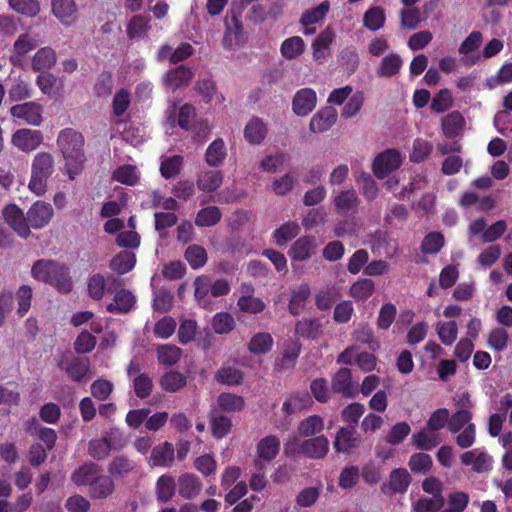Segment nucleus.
<instances>
[{
	"instance_id": "a19ab883",
	"label": "nucleus",
	"mask_w": 512,
	"mask_h": 512,
	"mask_svg": "<svg viewBox=\"0 0 512 512\" xmlns=\"http://www.w3.org/2000/svg\"><path fill=\"white\" fill-rule=\"evenodd\" d=\"M402 64L401 57L396 53H391L382 59L377 74L380 77H393L399 73Z\"/></svg>"
},
{
	"instance_id": "a878e982",
	"label": "nucleus",
	"mask_w": 512,
	"mask_h": 512,
	"mask_svg": "<svg viewBox=\"0 0 512 512\" xmlns=\"http://www.w3.org/2000/svg\"><path fill=\"white\" fill-rule=\"evenodd\" d=\"M192 77L193 72L191 69L184 65H180L166 73L165 83L172 90H176L182 86L188 85Z\"/></svg>"
},
{
	"instance_id": "13d9d810",
	"label": "nucleus",
	"mask_w": 512,
	"mask_h": 512,
	"mask_svg": "<svg viewBox=\"0 0 512 512\" xmlns=\"http://www.w3.org/2000/svg\"><path fill=\"white\" fill-rule=\"evenodd\" d=\"M184 158L181 155H173L162 160L160 173L163 178L171 179L177 176L182 168Z\"/></svg>"
},
{
	"instance_id": "6e6552de",
	"label": "nucleus",
	"mask_w": 512,
	"mask_h": 512,
	"mask_svg": "<svg viewBox=\"0 0 512 512\" xmlns=\"http://www.w3.org/2000/svg\"><path fill=\"white\" fill-rule=\"evenodd\" d=\"M245 32L241 20L234 13L225 19V32L222 39V46L226 50H232L245 43Z\"/></svg>"
},
{
	"instance_id": "4c0bfd02",
	"label": "nucleus",
	"mask_w": 512,
	"mask_h": 512,
	"mask_svg": "<svg viewBox=\"0 0 512 512\" xmlns=\"http://www.w3.org/2000/svg\"><path fill=\"white\" fill-rule=\"evenodd\" d=\"M329 10L330 2L325 0L317 7L304 11L300 17L299 23L304 27L317 24L326 17Z\"/></svg>"
},
{
	"instance_id": "de8ad7c7",
	"label": "nucleus",
	"mask_w": 512,
	"mask_h": 512,
	"mask_svg": "<svg viewBox=\"0 0 512 512\" xmlns=\"http://www.w3.org/2000/svg\"><path fill=\"white\" fill-rule=\"evenodd\" d=\"M300 231V227L296 222H286L282 224L273 233V237L278 246H285L289 241L294 239Z\"/></svg>"
},
{
	"instance_id": "e433bc0d",
	"label": "nucleus",
	"mask_w": 512,
	"mask_h": 512,
	"mask_svg": "<svg viewBox=\"0 0 512 512\" xmlns=\"http://www.w3.org/2000/svg\"><path fill=\"white\" fill-rule=\"evenodd\" d=\"M274 344L270 333L259 332L252 336L248 343V350L254 355H263L268 353Z\"/></svg>"
},
{
	"instance_id": "412c9836",
	"label": "nucleus",
	"mask_w": 512,
	"mask_h": 512,
	"mask_svg": "<svg viewBox=\"0 0 512 512\" xmlns=\"http://www.w3.org/2000/svg\"><path fill=\"white\" fill-rule=\"evenodd\" d=\"M316 247L315 238L312 236H303L298 238L290 247L288 255L295 261H306L313 253Z\"/></svg>"
},
{
	"instance_id": "2f4dec72",
	"label": "nucleus",
	"mask_w": 512,
	"mask_h": 512,
	"mask_svg": "<svg viewBox=\"0 0 512 512\" xmlns=\"http://www.w3.org/2000/svg\"><path fill=\"white\" fill-rule=\"evenodd\" d=\"M187 384V378L185 375L178 371H168L164 373L159 380V385L162 388V390L169 392V393H175L180 391L182 388H184Z\"/></svg>"
},
{
	"instance_id": "7ed1b4c3",
	"label": "nucleus",
	"mask_w": 512,
	"mask_h": 512,
	"mask_svg": "<svg viewBox=\"0 0 512 512\" xmlns=\"http://www.w3.org/2000/svg\"><path fill=\"white\" fill-rule=\"evenodd\" d=\"M55 172V160L50 152L35 154L31 162V175L28 189L37 196H43L48 189V181Z\"/></svg>"
},
{
	"instance_id": "a211bd4d",
	"label": "nucleus",
	"mask_w": 512,
	"mask_h": 512,
	"mask_svg": "<svg viewBox=\"0 0 512 512\" xmlns=\"http://www.w3.org/2000/svg\"><path fill=\"white\" fill-rule=\"evenodd\" d=\"M316 100V93L313 89L303 88L294 96L293 111L298 116H306L315 108Z\"/></svg>"
},
{
	"instance_id": "49530a36",
	"label": "nucleus",
	"mask_w": 512,
	"mask_h": 512,
	"mask_svg": "<svg viewBox=\"0 0 512 512\" xmlns=\"http://www.w3.org/2000/svg\"><path fill=\"white\" fill-rule=\"evenodd\" d=\"M179 494L185 499H191L198 494L201 484L192 474H183L179 477Z\"/></svg>"
},
{
	"instance_id": "1a4fd4ad",
	"label": "nucleus",
	"mask_w": 512,
	"mask_h": 512,
	"mask_svg": "<svg viewBox=\"0 0 512 512\" xmlns=\"http://www.w3.org/2000/svg\"><path fill=\"white\" fill-rule=\"evenodd\" d=\"M54 216V210L50 203L38 200L31 205L26 213L29 229H42L47 226Z\"/></svg>"
},
{
	"instance_id": "69168bd1",
	"label": "nucleus",
	"mask_w": 512,
	"mask_h": 512,
	"mask_svg": "<svg viewBox=\"0 0 512 512\" xmlns=\"http://www.w3.org/2000/svg\"><path fill=\"white\" fill-rule=\"evenodd\" d=\"M97 344L96 337L87 330H84L76 337L73 347L78 354H88L94 350Z\"/></svg>"
},
{
	"instance_id": "e2e57ef3",
	"label": "nucleus",
	"mask_w": 512,
	"mask_h": 512,
	"mask_svg": "<svg viewBox=\"0 0 512 512\" xmlns=\"http://www.w3.org/2000/svg\"><path fill=\"white\" fill-rule=\"evenodd\" d=\"M212 328L217 334H228L235 328V320L228 312H218L213 316Z\"/></svg>"
},
{
	"instance_id": "72a5a7b5",
	"label": "nucleus",
	"mask_w": 512,
	"mask_h": 512,
	"mask_svg": "<svg viewBox=\"0 0 512 512\" xmlns=\"http://www.w3.org/2000/svg\"><path fill=\"white\" fill-rule=\"evenodd\" d=\"M266 134V126L258 117L251 118L244 129V137L250 144H260Z\"/></svg>"
},
{
	"instance_id": "4d7b16f0",
	"label": "nucleus",
	"mask_w": 512,
	"mask_h": 512,
	"mask_svg": "<svg viewBox=\"0 0 512 512\" xmlns=\"http://www.w3.org/2000/svg\"><path fill=\"white\" fill-rule=\"evenodd\" d=\"M133 388L135 395L139 399H146L151 395L153 391V379L149 376L148 373H139L133 378Z\"/></svg>"
},
{
	"instance_id": "680f3d73",
	"label": "nucleus",
	"mask_w": 512,
	"mask_h": 512,
	"mask_svg": "<svg viewBox=\"0 0 512 512\" xmlns=\"http://www.w3.org/2000/svg\"><path fill=\"white\" fill-rule=\"evenodd\" d=\"M385 13L381 7H371L368 9L363 17V25L371 30L377 31L384 26Z\"/></svg>"
},
{
	"instance_id": "37998d69",
	"label": "nucleus",
	"mask_w": 512,
	"mask_h": 512,
	"mask_svg": "<svg viewBox=\"0 0 512 512\" xmlns=\"http://www.w3.org/2000/svg\"><path fill=\"white\" fill-rule=\"evenodd\" d=\"M175 494V480L172 476L164 474L156 483L157 500L160 503L168 502Z\"/></svg>"
},
{
	"instance_id": "864d4df0",
	"label": "nucleus",
	"mask_w": 512,
	"mask_h": 512,
	"mask_svg": "<svg viewBox=\"0 0 512 512\" xmlns=\"http://www.w3.org/2000/svg\"><path fill=\"white\" fill-rule=\"evenodd\" d=\"M445 244L444 235L441 232L434 231L428 233L422 240L420 249L424 254H437Z\"/></svg>"
},
{
	"instance_id": "6ab92c4d",
	"label": "nucleus",
	"mask_w": 512,
	"mask_h": 512,
	"mask_svg": "<svg viewBox=\"0 0 512 512\" xmlns=\"http://www.w3.org/2000/svg\"><path fill=\"white\" fill-rule=\"evenodd\" d=\"M335 209L339 214L356 213L360 199L354 189L340 191L333 199Z\"/></svg>"
},
{
	"instance_id": "aec40b11",
	"label": "nucleus",
	"mask_w": 512,
	"mask_h": 512,
	"mask_svg": "<svg viewBox=\"0 0 512 512\" xmlns=\"http://www.w3.org/2000/svg\"><path fill=\"white\" fill-rule=\"evenodd\" d=\"M337 120V111L328 106L318 111L311 119L309 127L314 133H322L330 129Z\"/></svg>"
},
{
	"instance_id": "ddd939ff",
	"label": "nucleus",
	"mask_w": 512,
	"mask_h": 512,
	"mask_svg": "<svg viewBox=\"0 0 512 512\" xmlns=\"http://www.w3.org/2000/svg\"><path fill=\"white\" fill-rule=\"evenodd\" d=\"M10 114L32 126H39L43 120L42 107L35 102L16 104L10 108Z\"/></svg>"
},
{
	"instance_id": "0eeeda50",
	"label": "nucleus",
	"mask_w": 512,
	"mask_h": 512,
	"mask_svg": "<svg viewBox=\"0 0 512 512\" xmlns=\"http://www.w3.org/2000/svg\"><path fill=\"white\" fill-rule=\"evenodd\" d=\"M401 163L402 157L400 152L396 149H387L374 159L372 165L373 173L377 178L383 179L398 169Z\"/></svg>"
},
{
	"instance_id": "a18cd8bd",
	"label": "nucleus",
	"mask_w": 512,
	"mask_h": 512,
	"mask_svg": "<svg viewBox=\"0 0 512 512\" xmlns=\"http://www.w3.org/2000/svg\"><path fill=\"white\" fill-rule=\"evenodd\" d=\"M374 291V282L371 279L364 278L357 280L351 285L349 295L356 301H364L372 296Z\"/></svg>"
},
{
	"instance_id": "bf43d9fd",
	"label": "nucleus",
	"mask_w": 512,
	"mask_h": 512,
	"mask_svg": "<svg viewBox=\"0 0 512 512\" xmlns=\"http://www.w3.org/2000/svg\"><path fill=\"white\" fill-rule=\"evenodd\" d=\"M111 448V440L108 437H102L89 442L88 453L95 460H103L109 455Z\"/></svg>"
},
{
	"instance_id": "c03bdc74",
	"label": "nucleus",
	"mask_w": 512,
	"mask_h": 512,
	"mask_svg": "<svg viewBox=\"0 0 512 512\" xmlns=\"http://www.w3.org/2000/svg\"><path fill=\"white\" fill-rule=\"evenodd\" d=\"M340 66L348 73H354L359 66V55L355 46L345 47L338 56Z\"/></svg>"
},
{
	"instance_id": "f3484780",
	"label": "nucleus",
	"mask_w": 512,
	"mask_h": 512,
	"mask_svg": "<svg viewBox=\"0 0 512 512\" xmlns=\"http://www.w3.org/2000/svg\"><path fill=\"white\" fill-rule=\"evenodd\" d=\"M300 450L308 458L321 459L324 458L329 451V441L323 435L314 436L305 440L301 444Z\"/></svg>"
},
{
	"instance_id": "20e7f679",
	"label": "nucleus",
	"mask_w": 512,
	"mask_h": 512,
	"mask_svg": "<svg viewBox=\"0 0 512 512\" xmlns=\"http://www.w3.org/2000/svg\"><path fill=\"white\" fill-rule=\"evenodd\" d=\"M280 446V439L276 435H268L257 443L254 459V466L257 471H263L264 463H270L277 457Z\"/></svg>"
},
{
	"instance_id": "3c124183",
	"label": "nucleus",
	"mask_w": 512,
	"mask_h": 512,
	"mask_svg": "<svg viewBox=\"0 0 512 512\" xmlns=\"http://www.w3.org/2000/svg\"><path fill=\"white\" fill-rule=\"evenodd\" d=\"M217 403L219 408L225 412H238L245 406L244 398L233 393H221L217 398Z\"/></svg>"
},
{
	"instance_id": "338daca9",
	"label": "nucleus",
	"mask_w": 512,
	"mask_h": 512,
	"mask_svg": "<svg viewBox=\"0 0 512 512\" xmlns=\"http://www.w3.org/2000/svg\"><path fill=\"white\" fill-rule=\"evenodd\" d=\"M360 471L355 465L346 466L339 475L338 485L344 490L354 488L359 481Z\"/></svg>"
},
{
	"instance_id": "79ce46f5",
	"label": "nucleus",
	"mask_w": 512,
	"mask_h": 512,
	"mask_svg": "<svg viewBox=\"0 0 512 512\" xmlns=\"http://www.w3.org/2000/svg\"><path fill=\"white\" fill-rule=\"evenodd\" d=\"M222 212L217 206H207L200 209L195 217L198 227H211L220 222Z\"/></svg>"
},
{
	"instance_id": "f03ea898",
	"label": "nucleus",
	"mask_w": 512,
	"mask_h": 512,
	"mask_svg": "<svg viewBox=\"0 0 512 512\" xmlns=\"http://www.w3.org/2000/svg\"><path fill=\"white\" fill-rule=\"evenodd\" d=\"M34 279L49 284L59 293L68 294L73 289L70 269L66 264L55 260H37L31 269Z\"/></svg>"
},
{
	"instance_id": "5fc2aeb1",
	"label": "nucleus",
	"mask_w": 512,
	"mask_h": 512,
	"mask_svg": "<svg viewBox=\"0 0 512 512\" xmlns=\"http://www.w3.org/2000/svg\"><path fill=\"white\" fill-rule=\"evenodd\" d=\"M184 257L192 269L202 268L208 260L206 250L196 244L187 247Z\"/></svg>"
},
{
	"instance_id": "6e6d98bb",
	"label": "nucleus",
	"mask_w": 512,
	"mask_h": 512,
	"mask_svg": "<svg viewBox=\"0 0 512 512\" xmlns=\"http://www.w3.org/2000/svg\"><path fill=\"white\" fill-rule=\"evenodd\" d=\"M135 468V463L124 455L115 456L108 465V472L115 477L126 476Z\"/></svg>"
},
{
	"instance_id": "9d476101",
	"label": "nucleus",
	"mask_w": 512,
	"mask_h": 512,
	"mask_svg": "<svg viewBox=\"0 0 512 512\" xmlns=\"http://www.w3.org/2000/svg\"><path fill=\"white\" fill-rule=\"evenodd\" d=\"M43 133L40 130L21 128L12 135V144L24 153L35 151L43 143Z\"/></svg>"
},
{
	"instance_id": "423d86ee",
	"label": "nucleus",
	"mask_w": 512,
	"mask_h": 512,
	"mask_svg": "<svg viewBox=\"0 0 512 512\" xmlns=\"http://www.w3.org/2000/svg\"><path fill=\"white\" fill-rule=\"evenodd\" d=\"M2 217L19 237L27 239L31 235L26 214L16 204H7L2 210Z\"/></svg>"
},
{
	"instance_id": "b1692460",
	"label": "nucleus",
	"mask_w": 512,
	"mask_h": 512,
	"mask_svg": "<svg viewBox=\"0 0 512 512\" xmlns=\"http://www.w3.org/2000/svg\"><path fill=\"white\" fill-rule=\"evenodd\" d=\"M412 478L405 468H395L390 472L388 484L382 487L383 492L388 488L391 493H405Z\"/></svg>"
},
{
	"instance_id": "2eb2a0df",
	"label": "nucleus",
	"mask_w": 512,
	"mask_h": 512,
	"mask_svg": "<svg viewBox=\"0 0 512 512\" xmlns=\"http://www.w3.org/2000/svg\"><path fill=\"white\" fill-rule=\"evenodd\" d=\"M53 15L65 26H70L77 20V6L74 0H52Z\"/></svg>"
},
{
	"instance_id": "c756f323",
	"label": "nucleus",
	"mask_w": 512,
	"mask_h": 512,
	"mask_svg": "<svg viewBox=\"0 0 512 512\" xmlns=\"http://www.w3.org/2000/svg\"><path fill=\"white\" fill-rule=\"evenodd\" d=\"M332 390L345 397L353 396L352 375L350 369L341 368L336 372L332 378Z\"/></svg>"
},
{
	"instance_id": "58836bf2",
	"label": "nucleus",
	"mask_w": 512,
	"mask_h": 512,
	"mask_svg": "<svg viewBox=\"0 0 512 512\" xmlns=\"http://www.w3.org/2000/svg\"><path fill=\"white\" fill-rule=\"evenodd\" d=\"M135 264V254L130 251H122L112 258L110 262V268L114 272L123 275L130 272L134 268Z\"/></svg>"
},
{
	"instance_id": "dca6fc26",
	"label": "nucleus",
	"mask_w": 512,
	"mask_h": 512,
	"mask_svg": "<svg viewBox=\"0 0 512 512\" xmlns=\"http://www.w3.org/2000/svg\"><path fill=\"white\" fill-rule=\"evenodd\" d=\"M175 460V449L172 443L165 441L152 448L150 462L153 466L169 468Z\"/></svg>"
},
{
	"instance_id": "5701e85b",
	"label": "nucleus",
	"mask_w": 512,
	"mask_h": 512,
	"mask_svg": "<svg viewBox=\"0 0 512 512\" xmlns=\"http://www.w3.org/2000/svg\"><path fill=\"white\" fill-rule=\"evenodd\" d=\"M334 33L330 27L324 29L313 41L312 50L313 58L322 63L329 55L330 46L334 40Z\"/></svg>"
},
{
	"instance_id": "774afa93",
	"label": "nucleus",
	"mask_w": 512,
	"mask_h": 512,
	"mask_svg": "<svg viewBox=\"0 0 512 512\" xmlns=\"http://www.w3.org/2000/svg\"><path fill=\"white\" fill-rule=\"evenodd\" d=\"M433 461L429 454L426 453H414L411 455L408 466L414 473H427L432 468Z\"/></svg>"
},
{
	"instance_id": "052dcab7",
	"label": "nucleus",
	"mask_w": 512,
	"mask_h": 512,
	"mask_svg": "<svg viewBox=\"0 0 512 512\" xmlns=\"http://www.w3.org/2000/svg\"><path fill=\"white\" fill-rule=\"evenodd\" d=\"M445 504L443 495H435L432 498L422 497L414 503L412 512H438Z\"/></svg>"
},
{
	"instance_id": "ea45409f",
	"label": "nucleus",
	"mask_w": 512,
	"mask_h": 512,
	"mask_svg": "<svg viewBox=\"0 0 512 512\" xmlns=\"http://www.w3.org/2000/svg\"><path fill=\"white\" fill-rule=\"evenodd\" d=\"M280 51L285 59H296L305 51L304 40L300 36L289 37L282 42Z\"/></svg>"
},
{
	"instance_id": "09e8293b",
	"label": "nucleus",
	"mask_w": 512,
	"mask_h": 512,
	"mask_svg": "<svg viewBox=\"0 0 512 512\" xmlns=\"http://www.w3.org/2000/svg\"><path fill=\"white\" fill-rule=\"evenodd\" d=\"M324 428V421L319 415H311L298 425V434L302 437H313Z\"/></svg>"
},
{
	"instance_id": "393cba45",
	"label": "nucleus",
	"mask_w": 512,
	"mask_h": 512,
	"mask_svg": "<svg viewBox=\"0 0 512 512\" xmlns=\"http://www.w3.org/2000/svg\"><path fill=\"white\" fill-rule=\"evenodd\" d=\"M441 127L447 138H455L463 132L465 119L459 111H452L442 119Z\"/></svg>"
},
{
	"instance_id": "473e14b6",
	"label": "nucleus",
	"mask_w": 512,
	"mask_h": 512,
	"mask_svg": "<svg viewBox=\"0 0 512 512\" xmlns=\"http://www.w3.org/2000/svg\"><path fill=\"white\" fill-rule=\"evenodd\" d=\"M223 182V174L219 170H208L202 172L197 178V186L203 192L216 191Z\"/></svg>"
},
{
	"instance_id": "cd10ccee",
	"label": "nucleus",
	"mask_w": 512,
	"mask_h": 512,
	"mask_svg": "<svg viewBox=\"0 0 512 512\" xmlns=\"http://www.w3.org/2000/svg\"><path fill=\"white\" fill-rule=\"evenodd\" d=\"M312 404L308 392H297L284 401L282 409L287 415H292L310 408Z\"/></svg>"
},
{
	"instance_id": "8fccbe9b",
	"label": "nucleus",
	"mask_w": 512,
	"mask_h": 512,
	"mask_svg": "<svg viewBox=\"0 0 512 512\" xmlns=\"http://www.w3.org/2000/svg\"><path fill=\"white\" fill-rule=\"evenodd\" d=\"M243 377L240 369L231 366L221 367L215 374L217 382L228 386L239 385L243 381Z\"/></svg>"
},
{
	"instance_id": "f257e3e1",
	"label": "nucleus",
	"mask_w": 512,
	"mask_h": 512,
	"mask_svg": "<svg viewBox=\"0 0 512 512\" xmlns=\"http://www.w3.org/2000/svg\"><path fill=\"white\" fill-rule=\"evenodd\" d=\"M56 143L65 160V172L70 180H74L83 171L86 161L84 137L73 128H65L59 132Z\"/></svg>"
},
{
	"instance_id": "f8f14e48",
	"label": "nucleus",
	"mask_w": 512,
	"mask_h": 512,
	"mask_svg": "<svg viewBox=\"0 0 512 512\" xmlns=\"http://www.w3.org/2000/svg\"><path fill=\"white\" fill-rule=\"evenodd\" d=\"M360 442L361 438L354 426L341 427L336 433L333 447L336 452L351 454Z\"/></svg>"
},
{
	"instance_id": "4468645a",
	"label": "nucleus",
	"mask_w": 512,
	"mask_h": 512,
	"mask_svg": "<svg viewBox=\"0 0 512 512\" xmlns=\"http://www.w3.org/2000/svg\"><path fill=\"white\" fill-rule=\"evenodd\" d=\"M242 295L237 300V307L241 312L249 314L262 313L266 304L258 297H254V287L251 284L241 285Z\"/></svg>"
},
{
	"instance_id": "0e129e2a",
	"label": "nucleus",
	"mask_w": 512,
	"mask_h": 512,
	"mask_svg": "<svg viewBox=\"0 0 512 512\" xmlns=\"http://www.w3.org/2000/svg\"><path fill=\"white\" fill-rule=\"evenodd\" d=\"M113 179L122 184L133 186L139 181V173L135 166L123 165L115 170Z\"/></svg>"
},
{
	"instance_id": "c9c22d12",
	"label": "nucleus",
	"mask_w": 512,
	"mask_h": 512,
	"mask_svg": "<svg viewBox=\"0 0 512 512\" xmlns=\"http://www.w3.org/2000/svg\"><path fill=\"white\" fill-rule=\"evenodd\" d=\"M56 62V53L51 47L39 49L32 58V69L37 72H43L50 69Z\"/></svg>"
},
{
	"instance_id": "bb28decb",
	"label": "nucleus",
	"mask_w": 512,
	"mask_h": 512,
	"mask_svg": "<svg viewBox=\"0 0 512 512\" xmlns=\"http://www.w3.org/2000/svg\"><path fill=\"white\" fill-rule=\"evenodd\" d=\"M115 489L113 479L107 475H98L89 486V495L93 499H105L112 495Z\"/></svg>"
},
{
	"instance_id": "f704fd0d",
	"label": "nucleus",
	"mask_w": 512,
	"mask_h": 512,
	"mask_svg": "<svg viewBox=\"0 0 512 512\" xmlns=\"http://www.w3.org/2000/svg\"><path fill=\"white\" fill-rule=\"evenodd\" d=\"M227 151L223 139L217 138L208 146L205 161L211 167H219L225 160Z\"/></svg>"
},
{
	"instance_id": "39448f33",
	"label": "nucleus",
	"mask_w": 512,
	"mask_h": 512,
	"mask_svg": "<svg viewBox=\"0 0 512 512\" xmlns=\"http://www.w3.org/2000/svg\"><path fill=\"white\" fill-rule=\"evenodd\" d=\"M61 370H64L67 376L73 381L80 383L89 374L90 360L88 357H68L63 355L57 365Z\"/></svg>"
},
{
	"instance_id": "4be33fe9",
	"label": "nucleus",
	"mask_w": 512,
	"mask_h": 512,
	"mask_svg": "<svg viewBox=\"0 0 512 512\" xmlns=\"http://www.w3.org/2000/svg\"><path fill=\"white\" fill-rule=\"evenodd\" d=\"M136 303L133 293L127 289H120L114 295V302L107 305L106 310L113 314H126Z\"/></svg>"
},
{
	"instance_id": "7c9ffc66",
	"label": "nucleus",
	"mask_w": 512,
	"mask_h": 512,
	"mask_svg": "<svg viewBox=\"0 0 512 512\" xmlns=\"http://www.w3.org/2000/svg\"><path fill=\"white\" fill-rule=\"evenodd\" d=\"M322 323L317 318H303L295 325L296 334L307 339H316L322 333Z\"/></svg>"
},
{
	"instance_id": "c85d7f7f",
	"label": "nucleus",
	"mask_w": 512,
	"mask_h": 512,
	"mask_svg": "<svg viewBox=\"0 0 512 512\" xmlns=\"http://www.w3.org/2000/svg\"><path fill=\"white\" fill-rule=\"evenodd\" d=\"M99 472L100 468L97 464L92 462L84 463L72 473L71 480L77 486H90L99 475Z\"/></svg>"
},
{
	"instance_id": "603ef678",
	"label": "nucleus",
	"mask_w": 512,
	"mask_h": 512,
	"mask_svg": "<svg viewBox=\"0 0 512 512\" xmlns=\"http://www.w3.org/2000/svg\"><path fill=\"white\" fill-rule=\"evenodd\" d=\"M182 351L175 345H160L157 348L158 362L164 366H173L181 358Z\"/></svg>"
},
{
	"instance_id": "9b49d317",
	"label": "nucleus",
	"mask_w": 512,
	"mask_h": 512,
	"mask_svg": "<svg viewBox=\"0 0 512 512\" xmlns=\"http://www.w3.org/2000/svg\"><path fill=\"white\" fill-rule=\"evenodd\" d=\"M37 40L28 33L20 34L13 44L10 55V62L15 67H23L26 63V56L29 52L36 49Z\"/></svg>"
}]
</instances>
